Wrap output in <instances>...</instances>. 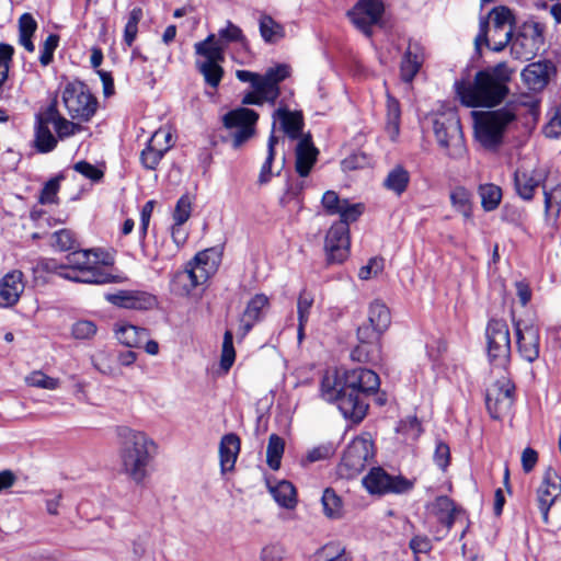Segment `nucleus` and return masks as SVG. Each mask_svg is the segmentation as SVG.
Listing matches in <instances>:
<instances>
[{"instance_id":"nucleus-28","label":"nucleus","mask_w":561,"mask_h":561,"mask_svg":"<svg viewBox=\"0 0 561 561\" xmlns=\"http://www.w3.org/2000/svg\"><path fill=\"white\" fill-rule=\"evenodd\" d=\"M42 113L44 114L46 122L54 126L58 139L62 140L71 137L81 129L79 124L68 121L59 113L56 98L51 100L44 110H42Z\"/></svg>"},{"instance_id":"nucleus-60","label":"nucleus","mask_w":561,"mask_h":561,"mask_svg":"<svg viewBox=\"0 0 561 561\" xmlns=\"http://www.w3.org/2000/svg\"><path fill=\"white\" fill-rule=\"evenodd\" d=\"M96 324L90 320H79L72 325L71 333L75 339H91L96 333Z\"/></svg>"},{"instance_id":"nucleus-29","label":"nucleus","mask_w":561,"mask_h":561,"mask_svg":"<svg viewBox=\"0 0 561 561\" xmlns=\"http://www.w3.org/2000/svg\"><path fill=\"white\" fill-rule=\"evenodd\" d=\"M58 145L57 136H54L49 129L44 114L38 112L35 115L34 123V148L38 153H49L56 149Z\"/></svg>"},{"instance_id":"nucleus-5","label":"nucleus","mask_w":561,"mask_h":561,"mask_svg":"<svg viewBox=\"0 0 561 561\" xmlns=\"http://www.w3.org/2000/svg\"><path fill=\"white\" fill-rule=\"evenodd\" d=\"M60 277L83 284H110L113 276L99 265L94 250H75L66 256V263L55 267Z\"/></svg>"},{"instance_id":"nucleus-38","label":"nucleus","mask_w":561,"mask_h":561,"mask_svg":"<svg viewBox=\"0 0 561 561\" xmlns=\"http://www.w3.org/2000/svg\"><path fill=\"white\" fill-rule=\"evenodd\" d=\"M217 41L224 45V48L231 44V43H238L241 45L242 48L248 49L249 42L247 37L244 36L242 30L233 24L231 21H228L226 24V27L220 28L218 31Z\"/></svg>"},{"instance_id":"nucleus-19","label":"nucleus","mask_w":561,"mask_h":561,"mask_svg":"<svg viewBox=\"0 0 561 561\" xmlns=\"http://www.w3.org/2000/svg\"><path fill=\"white\" fill-rule=\"evenodd\" d=\"M106 300L116 307L139 311L151 310L158 306L157 296L146 290L123 289L108 294Z\"/></svg>"},{"instance_id":"nucleus-33","label":"nucleus","mask_w":561,"mask_h":561,"mask_svg":"<svg viewBox=\"0 0 561 561\" xmlns=\"http://www.w3.org/2000/svg\"><path fill=\"white\" fill-rule=\"evenodd\" d=\"M195 54L203 56L204 61H224L225 48L218 41L215 34H209L204 41L194 45Z\"/></svg>"},{"instance_id":"nucleus-56","label":"nucleus","mask_w":561,"mask_h":561,"mask_svg":"<svg viewBox=\"0 0 561 561\" xmlns=\"http://www.w3.org/2000/svg\"><path fill=\"white\" fill-rule=\"evenodd\" d=\"M192 211V201L187 194L182 195L175 205L173 211V220L178 225H183L186 222L191 216Z\"/></svg>"},{"instance_id":"nucleus-46","label":"nucleus","mask_w":561,"mask_h":561,"mask_svg":"<svg viewBox=\"0 0 561 561\" xmlns=\"http://www.w3.org/2000/svg\"><path fill=\"white\" fill-rule=\"evenodd\" d=\"M321 502L327 517L337 519L342 516V500L333 489L328 488L323 491Z\"/></svg>"},{"instance_id":"nucleus-4","label":"nucleus","mask_w":561,"mask_h":561,"mask_svg":"<svg viewBox=\"0 0 561 561\" xmlns=\"http://www.w3.org/2000/svg\"><path fill=\"white\" fill-rule=\"evenodd\" d=\"M516 24L513 11L500 5L493 8L488 16L480 18L479 33L474 38L477 49L485 45L493 51H502L511 42Z\"/></svg>"},{"instance_id":"nucleus-48","label":"nucleus","mask_w":561,"mask_h":561,"mask_svg":"<svg viewBox=\"0 0 561 561\" xmlns=\"http://www.w3.org/2000/svg\"><path fill=\"white\" fill-rule=\"evenodd\" d=\"M115 362V356L106 351H100L92 356V364L94 368L101 374L107 376L116 375Z\"/></svg>"},{"instance_id":"nucleus-57","label":"nucleus","mask_w":561,"mask_h":561,"mask_svg":"<svg viewBox=\"0 0 561 561\" xmlns=\"http://www.w3.org/2000/svg\"><path fill=\"white\" fill-rule=\"evenodd\" d=\"M305 188L302 181L287 182L286 191L279 198L282 207H287L293 201H297V204H301L300 195Z\"/></svg>"},{"instance_id":"nucleus-36","label":"nucleus","mask_w":561,"mask_h":561,"mask_svg":"<svg viewBox=\"0 0 561 561\" xmlns=\"http://www.w3.org/2000/svg\"><path fill=\"white\" fill-rule=\"evenodd\" d=\"M271 493L282 507L291 510L297 505L296 489L289 481L278 482L274 488H271Z\"/></svg>"},{"instance_id":"nucleus-10","label":"nucleus","mask_w":561,"mask_h":561,"mask_svg":"<svg viewBox=\"0 0 561 561\" xmlns=\"http://www.w3.org/2000/svg\"><path fill=\"white\" fill-rule=\"evenodd\" d=\"M373 442L365 437L354 438L345 448L339 471L347 479L358 476L374 458Z\"/></svg>"},{"instance_id":"nucleus-24","label":"nucleus","mask_w":561,"mask_h":561,"mask_svg":"<svg viewBox=\"0 0 561 561\" xmlns=\"http://www.w3.org/2000/svg\"><path fill=\"white\" fill-rule=\"evenodd\" d=\"M554 70L551 61L539 60L526 66L522 71V78L529 90L537 92L546 88Z\"/></svg>"},{"instance_id":"nucleus-18","label":"nucleus","mask_w":561,"mask_h":561,"mask_svg":"<svg viewBox=\"0 0 561 561\" xmlns=\"http://www.w3.org/2000/svg\"><path fill=\"white\" fill-rule=\"evenodd\" d=\"M549 170L545 168L517 169L513 179L516 194L525 202L533 201L536 190L546 185Z\"/></svg>"},{"instance_id":"nucleus-64","label":"nucleus","mask_w":561,"mask_h":561,"mask_svg":"<svg viewBox=\"0 0 561 561\" xmlns=\"http://www.w3.org/2000/svg\"><path fill=\"white\" fill-rule=\"evenodd\" d=\"M285 548L280 543H271L261 551L262 561H280L285 557Z\"/></svg>"},{"instance_id":"nucleus-51","label":"nucleus","mask_w":561,"mask_h":561,"mask_svg":"<svg viewBox=\"0 0 561 561\" xmlns=\"http://www.w3.org/2000/svg\"><path fill=\"white\" fill-rule=\"evenodd\" d=\"M65 179L62 173L57 174L56 176L48 180L39 195V203L43 205L53 204L57 202V194L60 188V182Z\"/></svg>"},{"instance_id":"nucleus-7","label":"nucleus","mask_w":561,"mask_h":561,"mask_svg":"<svg viewBox=\"0 0 561 561\" xmlns=\"http://www.w3.org/2000/svg\"><path fill=\"white\" fill-rule=\"evenodd\" d=\"M515 118V113L508 107L477 115L474 137L483 148L495 150L503 142L504 133Z\"/></svg>"},{"instance_id":"nucleus-58","label":"nucleus","mask_w":561,"mask_h":561,"mask_svg":"<svg viewBox=\"0 0 561 561\" xmlns=\"http://www.w3.org/2000/svg\"><path fill=\"white\" fill-rule=\"evenodd\" d=\"M263 76L275 88H279L280 82L290 76V67L285 64H278L275 67L268 68Z\"/></svg>"},{"instance_id":"nucleus-45","label":"nucleus","mask_w":561,"mask_h":561,"mask_svg":"<svg viewBox=\"0 0 561 561\" xmlns=\"http://www.w3.org/2000/svg\"><path fill=\"white\" fill-rule=\"evenodd\" d=\"M221 61H197L198 71L204 76L205 82L211 88H217L224 77Z\"/></svg>"},{"instance_id":"nucleus-8","label":"nucleus","mask_w":561,"mask_h":561,"mask_svg":"<svg viewBox=\"0 0 561 561\" xmlns=\"http://www.w3.org/2000/svg\"><path fill=\"white\" fill-rule=\"evenodd\" d=\"M64 105L72 119L89 122L96 112L98 100L81 81L69 82L62 90Z\"/></svg>"},{"instance_id":"nucleus-3","label":"nucleus","mask_w":561,"mask_h":561,"mask_svg":"<svg viewBox=\"0 0 561 561\" xmlns=\"http://www.w3.org/2000/svg\"><path fill=\"white\" fill-rule=\"evenodd\" d=\"M116 435L122 471L136 484H141L149 476L157 451L154 442L146 433L128 426H118Z\"/></svg>"},{"instance_id":"nucleus-42","label":"nucleus","mask_w":561,"mask_h":561,"mask_svg":"<svg viewBox=\"0 0 561 561\" xmlns=\"http://www.w3.org/2000/svg\"><path fill=\"white\" fill-rule=\"evenodd\" d=\"M471 194L462 186L454 188L450 193V202L453 207L460 213L466 219L472 217Z\"/></svg>"},{"instance_id":"nucleus-50","label":"nucleus","mask_w":561,"mask_h":561,"mask_svg":"<svg viewBox=\"0 0 561 561\" xmlns=\"http://www.w3.org/2000/svg\"><path fill=\"white\" fill-rule=\"evenodd\" d=\"M351 357L362 363H374L379 359V347L377 344L359 343L352 351Z\"/></svg>"},{"instance_id":"nucleus-20","label":"nucleus","mask_w":561,"mask_h":561,"mask_svg":"<svg viewBox=\"0 0 561 561\" xmlns=\"http://www.w3.org/2000/svg\"><path fill=\"white\" fill-rule=\"evenodd\" d=\"M559 495H561V477L553 468L549 467L537 490L538 506L545 524L549 523V511Z\"/></svg>"},{"instance_id":"nucleus-34","label":"nucleus","mask_w":561,"mask_h":561,"mask_svg":"<svg viewBox=\"0 0 561 561\" xmlns=\"http://www.w3.org/2000/svg\"><path fill=\"white\" fill-rule=\"evenodd\" d=\"M368 322L379 331L385 332L391 323L389 308L379 299L374 300L368 309Z\"/></svg>"},{"instance_id":"nucleus-59","label":"nucleus","mask_w":561,"mask_h":561,"mask_svg":"<svg viewBox=\"0 0 561 561\" xmlns=\"http://www.w3.org/2000/svg\"><path fill=\"white\" fill-rule=\"evenodd\" d=\"M433 460L440 470L445 471L448 468L450 463V448L445 442L436 440Z\"/></svg>"},{"instance_id":"nucleus-23","label":"nucleus","mask_w":561,"mask_h":561,"mask_svg":"<svg viewBox=\"0 0 561 561\" xmlns=\"http://www.w3.org/2000/svg\"><path fill=\"white\" fill-rule=\"evenodd\" d=\"M425 48L417 42L410 39L400 62V78L405 83H412L425 61Z\"/></svg>"},{"instance_id":"nucleus-9","label":"nucleus","mask_w":561,"mask_h":561,"mask_svg":"<svg viewBox=\"0 0 561 561\" xmlns=\"http://www.w3.org/2000/svg\"><path fill=\"white\" fill-rule=\"evenodd\" d=\"M489 362L493 366L505 367L511 359L510 329L505 320L492 318L485 328Z\"/></svg>"},{"instance_id":"nucleus-12","label":"nucleus","mask_w":561,"mask_h":561,"mask_svg":"<svg viewBox=\"0 0 561 561\" xmlns=\"http://www.w3.org/2000/svg\"><path fill=\"white\" fill-rule=\"evenodd\" d=\"M257 119L259 114L248 107H238L225 114L222 118L224 126L229 129H236L231 134L232 147L234 149L240 148L254 135Z\"/></svg>"},{"instance_id":"nucleus-53","label":"nucleus","mask_w":561,"mask_h":561,"mask_svg":"<svg viewBox=\"0 0 561 561\" xmlns=\"http://www.w3.org/2000/svg\"><path fill=\"white\" fill-rule=\"evenodd\" d=\"M236 359V351L233 347V335L232 332L227 330L224 334L220 367L228 371L233 365Z\"/></svg>"},{"instance_id":"nucleus-49","label":"nucleus","mask_w":561,"mask_h":561,"mask_svg":"<svg viewBox=\"0 0 561 561\" xmlns=\"http://www.w3.org/2000/svg\"><path fill=\"white\" fill-rule=\"evenodd\" d=\"M53 247L59 251H75L78 243L75 233L69 229H60L53 233Z\"/></svg>"},{"instance_id":"nucleus-62","label":"nucleus","mask_w":561,"mask_h":561,"mask_svg":"<svg viewBox=\"0 0 561 561\" xmlns=\"http://www.w3.org/2000/svg\"><path fill=\"white\" fill-rule=\"evenodd\" d=\"M312 305L313 296L304 289L297 301L298 322H308Z\"/></svg>"},{"instance_id":"nucleus-14","label":"nucleus","mask_w":561,"mask_h":561,"mask_svg":"<svg viewBox=\"0 0 561 561\" xmlns=\"http://www.w3.org/2000/svg\"><path fill=\"white\" fill-rule=\"evenodd\" d=\"M353 221L337 220L332 224L327 232L324 250L327 261L330 264H341L350 255V224Z\"/></svg>"},{"instance_id":"nucleus-25","label":"nucleus","mask_w":561,"mask_h":561,"mask_svg":"<svg viewBox=\"0 0 561 561\" xmlns=\"http://www.w3.org/2000/svg\"><path fill=\"white\" fill-rule=\"evenodd\" d=\"M296 172L301 178H306L310 174L313 165L317 162L319 150L314 147L311 136L304 135L296 146Z\"/></svg>"},{"instance_id":"nucleus-52","label":"nucleus","mask_w":561,"mask_h":561,"mask_svg":"<svg viewBox=\"0 0 561 561\" xmlns=\"http://www.w3.org/2000/svg\"><path fill=\"white\" fill-rule=\"evenodd\" d=\"M236 359V351L233 347V335L232 332L227 330L224 334L220 367L228 371L233 365Z\"/></svg>"},{"instance_id":"nucleus-16","label":"nucleus","mask_w":561,"mask_h":561,"mask_svg":"<svg viewBox=\"0 0 561 561\" xmlns=\"http://www.w3.org/2000/svg\"><path fill=\"white\" fill-rule=\"evenodd\" d=\"M363 484L370 494L405 493L413 483L401 477H392L381 467L373 468L363 479Z\"/></svg>"},{"instance_id":"nucleus-47","label":"nucleus","mask_w":561,"mask_h":561,"mask_svg":"<svg viewBox=\"0 0 561 561\" xmlns=\"http://www.w3.org/2000/svg\"><path fill=\"white\" fill-rule=\"evenodd\" d=\"M165 149H158L153 146V138H151L146 148L140 153V162L147 170H156L161 159L163 158Z\"/></svg>"},{"instance_id":"nucleus-11","label":"nucleus","mask_w":561,"mask_h":561,"mask_svg":"<svg viewBox=\"0 0 561 561\" xmlns=\"http://www.w3.org/2000/svg\"><path fill=\"white\" fill-rule=\"evenodd\" d=\"M511 54L516 59L529 60L538 54L545 43L542 27L539 23H525L511 39Z\"/></svg>"},{"instance_id":"nucleus-41","label":"nucleus","mask_w":561,"mask_h":561,"mask_svg":"<svg viewBox=\"0 0 561 561\" xmlns=\"http://www.w3.org/2000/svg\"><path fill=\"white\" fill-rule=\"evenodd\" d=\"M260 33L266 43H275L285 36L284 27L266 14L260 19Z\"/></svg>"},{"instance_id":"nucleus-17","label":"nucleus","mask_w":561,"mask_h":561,"mask_svg":"<svg viewBox=\"0 0 561 561\" xmlns=\"http://www.w3.org/2000/svg\"><path fill=\"white\" fill-rule=\"evenodd\" d=\"M517 351L523 359L534 363L540 354V329L533 322L513 319Z\"/></svg>"},{"instance_id":"nucleus-63","label":"nucleus","mask_w":561,"mask_h":561,"mask_svg":"<svg viewBox=\"0 0 561 561\" xmlns=\"http://www.w3.org/2000/svg\"><path fill=\"white\" fill-rule=\"evenodd\" d=\"M27 381L31 386L42 388V389H48L54 390L57 389L59 386V380L53 377H49L41 371L33 373L28 378Z\"/></svg>"},{"instance_id":"nucleus-55","label":"nucleus","mask_w":561,"mask_h":561,"mask_svg":"<svg viewBox=\"0 0 561 561\" xmlns=\"http://www.w3.org/2000/svg\"><path fill=\"white\" fill-rule=\"evenodd\" d=\"M268 298L263 294H256L247 305L243 314L254 321H260L263 309L267 307Z\"/></svg>"},{"instance_id":"nucleus-1","label":"nucleus","mask_w":561,"mask_h":561,"mask_svg":"<svg viewBox=\"0 0 561 561\" xmlns=\"http://www.w3.org/2000/svg\"><path fill=\"white\" fill-rule=\"evenodd\" d=\"M379 376L371 369L357 367L344 371L327 374L321 381V392L324 400L335 402L346 420L359 423L367 414L366 397L378 391Z\"/></svg>"},{"instance_id":"nucleus-40","label":"nucleus","mask_w":561,"mask_h":561,"mask_svg":"<svg viewBox=\"0 0 561 561\" xmlns=\"http://www.w3.org/2000/svg\"><path fill=\"white\" fill-rule=\"evenodd\" d=\"M316 561H352V556L340 542H329L317 551Z\"/></svg>"},{"instance_id":"nucleus-43","label":"nucleus","mask_w":561,"mask_h":561,"mask_svg":"<svg viewBox=\"0 0 561 561\" xmlns=\"http://www.w3.org/2000/svg\"><path fill=\"white\" fill-rule=\"evenodd\" d=\"M285 442L284 439L276 435L272 434L268 437L267 448H266V462L267 466L272 470H278L280 467V459L284 454Z\"/></svg>"},{"instance_id":"nucleus-44","label":"nucleus","mask_w":561,"mask_h":561,"mask_svg":"<svg viewBox=\"0 0 561 561\" xmlns=\"http://www.w3.org/2000/svg\"><path fill=\"white\" fill-rule=\"evenodd\" d=\"M542 193L546 216L552 215L554 218H558L561 211V184H557L553 187L543 185Z\"/></svg>"},{"instance_id":"nucleus-26","label":"nucleus","mask_w":561,"mask_h":561,"mask_svg":"<svg viewBox=\"0 0 561 561\" xmlns=\"http://www.w3.org/2000/svg\"><path fill=\"white\" fill-rule=\"evenodd\" d=\"M236 77L241 82H249L264 102L275 105L280 95V88H275L271 82L266 81L263 75L249 70H237Z\"/></svg>"},{"instance_id":"nucleus-39","label":"nucleus","mask_w":561,"mask_h":561,"mask_svg":"<svg viewBox=\"0 0 561 561\" xmlns=\"http://www.w3.org/2000/svg\"><path fill=\"white\" fill-rule=\"evenodd\" d=\"M400 119H401V107L400 102L390 95L387 94V124L386 129L390 135V138L394 140L399 135L400 130Z\"/></svg>"},{"instance_id":"nucleus-21","label":"nucleus","mask_w":561,"mask_h":561,"mask_svg":"<svg viewBox=\"0 0 561 561\" xmlns=\"http://www.w3.org/2000/svg\"><path fill=\"white\" fill-rule=\"evenodd\" d=\"M321 204L327 215H339L340 220L356 221L365 210L364 204H352L346 198H340L335 191H327Z\"/></svg>"},{"instance_id":"nucleus-2","label":"nucleus","mask_w":561,"mask_h":561,"mask_svg":"<svg viewBox=\"0 0 561 561\" xmlns=\"http://www.w3.org/2000/svg\"><path fill=\"white\" fill-rule=\"evenodd\" d=\"M514 70L502 61L476 73L473 82L456 81V93L469 107H493L502 103L510 92L507 83Z\"/></svg>"},{"instance_id":"nucleus-35","label":"nucleus","mask_w":561,"mask_h":561,"mask_svg":"<svg viewBox=\"0 0 561 561\" xmlns=\"http://www.w3.org/2000/svg\"><path fill=\"white\" fill-rule=\"evenodd\" d=\"M117 340L128 347H139L148 337V330L131 324L121 325L116 330Z\"/></svg>"},{"instance_id":"nucleus-27","label":"nucleus","mask_w":561,"mask_h":561,"mask_svg":"<svg viewBox=\"0 0 561 561\" xmlns=\"http://www.w3.org/2000/svg\"><path fill=\"white\" fill-rule=\"evenodd\" d=\"M23 273L14 270L0 279V306H14L24 290Z\"/></svg>"},{"instance_id":"nucleus-37","label":"nucleus","mask_w":561,"mask_h":561,"mask_svg":"<svg viewBox=\"0 0 561 561\" xmlns=\"http://www.w3.org/2000/svg\"><path fill=\"white\" fill-rule=\"evenodd\" d=\"M481 206L485 211L495 210L502 201V190L493 183L481 184L478 188Z\"/></svg>"},{"instance_id":"nucleus-32","label":"nucleus","mask_w":561,"mask_h":561,"mask_svg":"<svg viewBox=\"0 0 561 561\" xmlns=\"http://www.w3.org/2000/svg\"><path fill=\"white\" fill-rule=\"evenodd\" d=\"M410 172L401 164L393 167L385 178L382 186L397 196H401L409 187Z\"/></svg>"},{"instance_id":"nucleus-6","label":"nucleus","mask_w":561,"mask_h":561,"mask_svg":"<svg viewBox=\"0 0 561 561\" xmlns=\"http://www.w3.org/2000/svg\"><path fill=\"white\" fill-rule=\"evenodd\" d=\"M433 131L438 145L451 159H461L466 154V145L460 119L454 110L436 113L432 118Z\"/></svg>"},{"instance_id":"nucleus-13","label":"nucleus","mask_w":561,"mask_h":561,"mask_svg":"<svg viewBox=\"0 0 561 561\" xmlns=\"http://www.w3.org/2000/svg\"><path fill=\"white\" fill-rule=\"evenodd\" d=\"M514 401L515 385L506 377L497 379L486 390L485 405L491 417L494 420H500L507 414Z\"/></svg>"},{"instance_id":"nucleus-61","label":"nucleus","mask_w":561,"mask_h":561,"mask_svg":"<svg viewBox=\"0 0 561 561\" xmlns=\"http://www.w3.org/2000/svg\"><path fill=\"white\" fill-rule=\"evenodd\" d=\"M59 43V36L56 34H49L43 45L39 55V62L43 66H48L54 58V51L56 50Z\"/></svg>"},{"instance_id":"nucleus-15","label":"nucleus","mask_w":561,"mask_h":561,"mask_svg":"<svg viewBox=\"0 0 561 561\" xmlns=\"http://www.w3.org/2000/svg\"><path fill=\"white\" fill-rule=\"evenodd\" d=\"M385 12L382 0H358L347 16L366 37L373 36V27L381 22Z\"/></svg>"},{"instance_id":"nucleus-31","label":"nucleus","mask_w":561,"mask_h":561,"mask_svg":"<svg viewBox=\"0 0 561 561\" xmlns=\"http://www.w3.org/2000/svg\"><path fill=\"white\" fill-rule=\"evenodd\" d=\"M274 119H279L282 129L293 140L302 137L304 117L300 112H291L286 107L277 108L273 114Z\"/></svg>"},{"instance_id":"nucleus-22","label":"nucleus","mask_w":561,"mask_h":561,"mask_svg":"<svg viewBox=\"0 0 561 561\" xmlns=\"http://www.w3.org/2000/svg\"><path fill=\"white\" fill-rule=\"evenodd\" d=\"M220 261L219 253L214 249L198 252L190 263L188 277L193 286H198L215 273Z\"/></svg>"},{"instance_id":"nucleus-30","label":"nucleus","mask_w":561,"mask_h":561,"mask_svg":"<svg viewBox=\"0 0 561 561\" xmlns=\"http://www.w3.org/2000/svg\"><path fill=\"white\" fill-rule=\"evenodd\" d=\"M240 438L234 433H229L221 437L219 444V458L222 473L233 470L240 453Z\"/></svg>"},{"instance_id":"nucleus-54","label":"nucleus","mask_w":561,"mask_h":561,"mask_svg":"<svg viewBox=\"0 0 561 561\" xmlns=\"http://www.w3.org/2000/svg\"><path fill=\"white\" fill-rule=\"evenodd\" d=\"M440 514L439 520L450 528L455 522L454 517V502L448 496H438L434 504Z\"/></svg>"}]
</instances>
